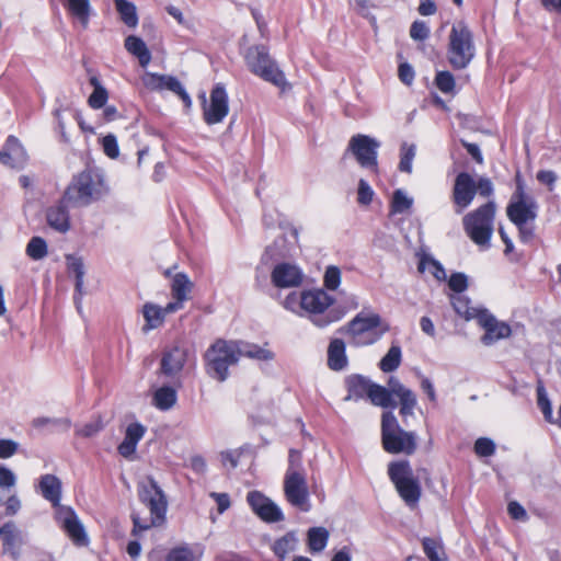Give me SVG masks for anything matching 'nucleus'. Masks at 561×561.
I'll return each instance as SVG.
<instances>
[{
  "label": "nucleus",
  "instance_id": "1",
  "mask_svg": "<svg viewBox=\"0 0 561 561\" xmlns=\"http://www.w3.org/2000/svg\"><path fill=\"white\" fill-rule=\"evenodd\" d=\"M139 501L149 508L150 522H142L139 515L133 513L131 535L137 536L139 531L148 530L151 527L161 526L165 522L168 511V499L163 490L152 477H147L137 485Z\"/></svg>",
  "mask_w": 561,
  "mask_h": 561
},
{
  "label": "nucleus",
  "instance_id": "2",
  "mask_svg": "<svg viewBox=\"0 0 561 561\" xmlns=\"http://www.w3.org/2000/svg\"><path fill=\"white\" fill-rule=\"evenodd\" d=\"M107 193L104 175L98 170H84L76 175L65 191V201L73 207H84Z\"/></svg>",
  "mask_w": 561,
  "mask_h": 561
},
{
  "label": "nucleus",
  "instance_id": "3",
  "mask_svg": "<svg viewBox=\"0 0 561 561\" xmlns=\"http://www.w3.org/2000/svg\"><path fill=\"white\" fill-rule=\"evenodd\" d=\"M389 330V324L382 322L378 313L359 312L345 327L340 328L339 332L350 336L351 345L362 347L375 344Z\"/></svg>",
  "mask_w": 561,
  "mask_h": 561
},
{
  "label": "nucleus",
  "instance_id": "4",
  "mask_svg": "<svg viewBox=\"0 0 561 561\" xmlns=\"http://www.w3.org/2000/svg\"><path fill=\"white\" fill-rule=\"evenodd\" d=\"M381 444L388 454L413 455L417 448L416 433L403 430L392 411L381 414Z\"/></svg>",
  "mask_w": 561,
  "mask_h": 561
},
{
  "label": "nucleus",
  "instance_id": "5",
  "mask_svg": "<svg viewBox=\"0 0 561 561\" xmlns=\"http://www.w3.org/2000/svg\"><path fill=\"white\" fill-rule=\"evenodd\" d=\"M234 340L217 339L204 355L206 373L219 382L229 377V367L238 364V353Z\"/></svg>",
  "mask_w": 561,
  "mask_h": 561
},
{
  "label": "nucleus",
  "instance_id": "6",
  "mask_svg": "<svg viewBox=\"0 0 561 561\" xmlns=\"http://www.w3.org/2000/svg\"><path fill=\"white\" fill-rule=\"evenodd\" d=\"M245 64L249 70L262 80L274 84L282 91L289 88L284 71L277 62L271 57L268 49L264 45H254L248 48Z\"/></svg>",
  "mask_w": 561,
  "mask_h": 561
},
{
  "label": "nucleus",
  "instance_id": "7",
  "mask_svg": "<svg viewBox=\"0 0 561 561\" xmlns=\"http://www.w3.org/2000/svg\"><path fill=\"white\" fill-rule=\"evenodd\" d=\"M388 476L405 505L410 508L416 507L422 488L419 479L414 477L409 460L391 461L388 465Z\"/></svg>",
  "mask_w": 561,
  "mask_h": 561
},
{
  "label": "nucleus",
  "instance_id": "8",
  "mask_svg": "<svg viewBox=\"0 0 561 561\" xmlns=\"http://www.w3.org/2000/svg\"><path fill=\"white\" fill-rule=\"evenodd\" d=\"M474 56L476 47L470 28L463 22L453 25L447 48L449 65L456 70L465 69Z\"/></svg>",
  "mask_w": 561,
  "mask_h": 561
},
{
  "label": "nucleus",
  "instance_id": "9",
  "mask_svg": "<svg viewBox=\"0 0 561 561\" xmlns=\"http://www.w3.org/2000/svg\"><path fill=\"white\" fill-rule=\"evenodd\" d=\"M334 302V298L323 289L304 291L300 297L301 308L310 313L312 323L318 328H325L331 323L337 322L344 316L337 310H328Z\"/></svg>",
  "mask_w": 561,
  "mask_h": 561
},
{
  "label": "nucleus",
  "instance_id": "10",
  "mask_svg": "<svg viewBox=\"0 0 561 561\" xmlns=\"http://www.w3.org/2000/svg\"><path fill=\"white\" fill-rule=\"evenodd\" d=\"M494 216L495 203L488 202L463 217V229L476 244L481 247L490 245Z\"/></svg>",
  "mask_w": 561,
  "mask_h": 561
},
{
  "label": "nucleus",
  "instance_id": "11",
  "mask_svg": "<svg viewBox=\"0 0 561 561\" xmlns=\"http://www.w3.org/2000/svg\"><path fill=\"white\" fill-rule=\"evenodd\" d=\"M380 142L368 135H354L347 146V151L356 159L357 163L375 173L378 172V149Z\"/></svg>",
  "mask_w": 561,
  "mask_h": 561
},
{
  "label": "nucleus",
  "instance_id": "12",
  "mask_svg": "<svg viewBox=\"0 0 561 561\" xmlns=\"http://www.w3.org/2000/svg\"><path fill=\"white\" fill-rule=\"evenodd\" d=\"M284 495L295 508L307 513L311 510L310 493L306 473L291 472L284 476Z\"/></svg>",
  "mask_w": 561,
  "mask_h": 561
},
{
  "label": "nucleus",
  "instance_id": "13",
  "mask_svg": "<svg viewBox=\"0 0 561 561\" xmlns=\"http://www.w3.org/2000/svg\"><path fill=\"white\" fill-rule=\"evenodd\" d=\"M55 518L60 528L67 534V536L76 546H88V535L72 507H58V511L55 512Z\"/></svg>",
  "mask_w": 561,
  "mask_h": 561
},
{
  "label": "nucleus",
  "instance_id": "14",
  "mask_svg": "<svg viewBox=\"0 0 561 561\" xmlns=\"http://www.w3.org/2000/svg\"><path fill=\"white\" fill-rule=\"evenodd\" d=\"M204 100L203 117L207 125H215L221 123L229 113V99L226 88L222 83H217L210 92L209 104L206 105V98Z\"/></svg>",
  "mask_w": 561,
  "mask_h": 561
},
{
  "label": "nucleus",
  "instance_id": "15",
  "mask_svg": "<svg viewBox=\"0 0 561 561\" xmlns=\"http://www.w3.org/2000/svg\"><path fill=\"white\" fill-rule=\"evenodd\" d=\"M477 194V185L473 178L467 172H460L454 183L451 199L455 213L461 214L470 206Z\"/></svg>",
  "mask_w": 561,
  "mask_h": 561
},
{
  "label": "nucleus",
  "instance_id": "16",
  "mask_svg": "<svg viewBox=\"0 0 561 561\" xmlns=\"http://www.w3.org/2000/svg\"><path fill=\"white\" fill-rule=\"evenodd\" d=\"M477 320L485 331L481 337L484 345H492L499 340L508 337L512 333L511 327L506 322L497 321L489 310L480 311L477 314Z\"/></svg>",
  "mask_w": 561,
  "mask_h": 561
},
{
  "label": "nucleus",
  "instance_id": "17",
  "mask_svg": "<svg viewBox=\"0 0 561 561\" xmlns=\"http://www.w3.org/2000/svg\"><path fill=\"white\" fill-rule=\"evenodd\" d=\"M0 536L2 537V553L9 554L12 560L18 561L25 543L22 530L16 527L14 522L10 520L0 526Z\"/></svg>",
  "mask_w": 561,
  "mask_h": 561
},
{
  "label": "nucleus",
  "instance_id": "18",
  "mask_svg": "<svg viewBox=\"0 0 561 561\" xmlns=\"http://www.w3.org/2000/svg\"><path fill=\"white\" fill-rule=\"evenodd\" d=\"M187 355L188 351L184 346L174 345L165 350L160 364L161 373L169 378L176 377L184 368Z\"/></svg>",
  "mask_w": 561,
  "mask_h": 561
},
{
  "label": "nucleus",
  "instance_id": "19",
  "mask_svg": "<svg viewBox=\"0 0 561 561\" xmlns=\"http://www.w3.org/2000/svg\"><path fill=\"white\" fill-rule=\"evenodd\" d=\"M301 270L290 263H278L274 266L271 278L277 288L298 287L302 283Z\"/></svg>",
  "mask_w": 561,
  "mask_h": 561
},
{
  "label": "nucleus",
  "instance_id": "20",
  "mask_svg": "<svg viewBox=\"0 0 561 561\" xmlns=\"http://www.w3.org/2000/svg\"><path fill=\"white\" fill-rule=\"evenodd\" d=\"M70 201H65V194L55 205L46 210L47 225L57 232L65 233L70 229V216L68 206Z\"/></svg>",
  "mask_w": 561,
  "mask_h": 561
},
{
  "label": "nucleus",
  "instance_id": "21",
  "mask_svg": "<svg viewBox=\"0 0 561 561\" xmlns=\"http://www.w3.org/2000/svg\"><path fill=\"white\" fill-rule=\"evenodd\" d=\"M27 160V154L19 139L9 136L2 150L0 151V162L3 165L21 169Z\"/></svg>",
  "mask_w": 561,
  "mask_h": 561
},
{
  "label": "nucleus",
  "instance_id": "22",
  "mask_svg": "<svg viewBox=\"0 0 561 561\" xmlns=\"http://www.w3.org/2000/svg\"><path fill=\"white\" fill-rule=\"evenodd\" d=\"M37 489L42 496L51 503L56 512L58 507H66L60 504L62 484L57 476L50 473L41 476Z\"/></svg>",
  "mask_w": 561,
  "mask_h": 561
},
{
  "label": "nucleus",
  "instance_id": "23",
  "mask_svg": "<svg viewBox=\"0 0 561 561\" xmlns=\"http://www.w3.org/2000/svg\"><path fill=\"white\" fill-rule=\"evenodd\" d=\"M506 215L515 226H523V224H528L536 219L537 204L535 201L510 202L506 207Z\"/></svg>",
  "mask_w": 561,
  "mask_h": 561
},
{
  "label": "nucleus",
  "instance_id": "24",
  "mask_svg": "<svg viewBox=\"0 0 561 561\" xmlns=\"http://www.w3.org/2000/svg\"><path fill=\"white\" fill-rule=\"evenodd\" d=\"M147 432L146 426L139 422H133L127 425L123 442L118 445V454L129 459L137 449L138 443L142 439Z\"/></svg>",
  "mask_w": 561,
  "mask_h": 561
},
{
  "label": "nucleus",
  "instance_id": "25",
  "mask_svg": "<svg viewBox=\"0 0 561 561\" xmlns=\"http://www.w3.org/2000/svg\"><path fill=\"white\" fill-rule=\"evenodd\" d=\"M373 383L374 381L363 375H350L345 379L347 396L344 398V401L357 402L363 399H368Z\"/></svg>",
  "mask_w": 561,
  "mask_h": 561
},
{
  "label": "nucleus",
  "instance_id": "26",
  "mask_svg": "<svg viewBox=\"0 0 561 561\" xmlns=\"http://www.w3.org/2000/svg\"><path fill=\"white\" fill-rule=\"evenodd\" d=\"M347 366L345 342L342 339H332L328 346V367L333 371H342Z\"/></svg>",
  "mask_w": 561,
  "mask_h": 561
},
{
  "label": "nucleus",
  "instance_id": "27",
  "mask_svg": "<svg viewBox=\"0 0 561 561\" xmlns=\"http://www.w3.org/2000/svg\"><path fill=\"white\" fill-rule=\"evenodd\" d=\"M234 343L238 348L237 353L239 359L241 357H247L259 362H271L275 357V354L272 351L255 343L243 340H234Z\"/></svg>",
  "mask_w": 561,
  "mask_h": 561
},
{
  "label": "nucleus",
  "instance_id": "28",
  "mask_svg": "<svg viewBox=\"0 0 561 561\" xmlns=\"http://www.w3.org/2000/svg\"><path fill=\"white\" fill-rule=\"evenodd\" d=\"M368 400L373 405L382 409H390L389 411L392 412L393 409L397 407V402L392 397V392L387 387L378 385L376 382H374L371 386Z\"/></svg>",
  "mask_w": 561,
  "mask_h": 561
},
{
  "label": "nucleus",
  "instance_id": "29",
  "mask_svg": "<svg viewBox=\"0 0 561 561\" xmlns=\"http://www.w3.org/2000/svg\"><path fill=\"white\" fill-rule=\"evenodd\" d=\"M126 50L138 58L141 67H147L151 60V53L146 43L138 36L129 35L125 38Z\"/></svg>",
  "mask_w": 561,
  "mask_h": 561
},
{
  "label": "nucleus",
  "instance_id": "30",
  "mask_svg": "<svg viewBox=\"0 0 561 561\" xmlns=\"http://www.w3.org/2000/svg\"><path fill=\"white\" fill-rule=\"evenodd\" d=\"M171 295L173 299L186 301L193 289V283L184 272H179L173 275L171 279Z\"/></svg>",
  "mask_w": 561,
  "mask_h": 561
},
{
  "label": "nucleus",
  "instance_id": "31",
  "mask_svg": "<svg viewBox=\"0 0 561 561\" xmlns=\"http://www.w3.org/2000/svg\"><path fill=\"white\" fill-rule=\"evenodd\" d=\"M142 316L146 321L142 327L144 332H149L151 330L158 329L164 322V317L162 314V307L153 302H146L142 306Z\"/></svg>",
  "mask_w": 561,
  "mask_h": 561
},
{
  "label": "nucleus",
  "instance_id": "32",
  "mask_svg": "<svg viewBox=\"0 0 561 561\" xmlns=\"http://www.w3.org/2000/svg\"><path fill=\"white\" fill-rule=\"evenodd\" d=\"M65 7L80 22L83 28L88 27L92 11L90 0H67Z\"/></svg>",
  "mask_w": 561,
  "mask_h": 561
},
{
  "label": "nucleus",
  "instance_id": "33",
  "mask_svg": "<svg viewBox=\"0 0 561 561\" xmlns=\"http://www.w3.org/2000/svg\"><path fill=\"white\" fill-rule=\"evenodd\" d=\"M330 534L324 527H311L307 533L308 548L311 553L323 551L328 545Z\"/></svg>",
  "mask_w": 561,
  "mask_h": 561
},
{
  "label": "nucleus",
  "instance_id": "34",
  "mask_svg": "<svg viewBox=\"0 0 561 561\" xmlns=\"http://www.w3.org/2000/svg\"><path fill=\"white\" fill-rule=\"evenodd\" d=\"M176 391L174 388L169 386H163L157 389L153 393V405L161 410L168 411L176 403Z\"/></svg>",
  "mask_w": 561,
  "mask_h": 561
},
{
  "label": "nucleus",
  "instance_id": "35",
  "mask_svg": "<svg viewBox=\"0 0 561 561\" xmlns=\"http://www.w3.org/2000/svg\"><path fill=\"white\" fill-rule=\"evenodd\" d=\"M422 547L430 561H448L439 538L424 537L422 539Z\"/></svg>",
  "mask_w": 561,
  "mask_h": 561
},
{
  "label": "nucleus",
  "instance_id": "36",
  "mask_svg": "<svg viewBox=\"0 0 561 561\" xmlns=\"http://www.w3.org/2000/svg\"><path fill=\"white\" fill-rule=\"evenodd\" d=\"M115 8L121 16V20L128 27H136L138 25V15L136 5L127 0H113Z\"/></svg>",
  "mask_w": 561,
  "mask_h": 561
},
{
  "label": "nucleus",
  "instance_id": "37",
  "mask_svg": "<svg viewBox=\"0 0 561 561\" xmlns=\"http://www.w3.org/2000/svg\"><path fill=\"white\" fill-rule=\"evenodd\" d=\"M401 360V347L397 344H392L387 354L380 359L379 368L383 373H392L400 366Z\"/></svg>",
  "mask_w": 561,
  "mask_h": 561
},
{
  "label": "nucleus",
  "instance_id": "38",
  "mask_svg": "<svg viewBox=\"0 0 561 561\" xmlns=\"http://www.w3.org/2000/svg\"><path fill=\"white\" fill-rule=\"evenodd\" d=\"M35 428L50 427L51 432H67L71 426V421L67 417H46L39 416L32 421Z\"/></svg>",
  "mask_w": 561,
  "mask_h": 561
},
{
  "label": "nucleus",
  "instance_id": "39",
  "mask_svg": "<svg viewBox=\"0 0 561 561\" xmlns=\"http://www.w3.org/2000/svg\"><path fill=\"white\" fill-rule=\"evenodd\" d=\"M25 253L33 261L43 260L48 254L46 240L38 236L32 237L26 244Z\"/></svg>",
  "mask_w": 561,
  "mask_h": 561
},
{
  "label": "nucleus",
  "instance_id": "40",
  "mask_svg": "<svg viewBox=\"0 0 561 561\" xmlns=\"http://www.w3.org/2000/svg\"><path fill=\"white\" fill-rule=\"evenodd\" d=\"M162 90H169L183 101L184 105L186 107H191L192 100L190 94L184 89L183 84L180 82V80L176 77L164 75V80L161 82Z\"/></svg>",
  "mask_w": 561,
  "mask_h": 561
},
{
  "label": "nucleus",
  "instance_id": "41",
  "mask_svg": "<svg viewBox=\"0 0 561 561\" xmlns=\"http://www.w3.org/2000/svg\"><path fill=\"white\" fill-rule=\"evenodd\" d=\"M399 402L400 409L399 414L402 416L403 421L409 416L414 415V409L417 405L416 394L412 390H399Z\"/></svg>",
  "mask_w": 561,
  "mask_h": 561
},
{
  "label": "nucleus",
  "instance_id": "42",
  "mask_svg": "<svg viewBox=\"0 0 561 561\" xmlns=\"http://www.w3.org/2000/svg\"><path fill=\"white\" fill-rule=\"evenodd\" d=\"M68 271L75 274L76 291L82 294L83 278H84V264L83 260L79 256L68 254L66 255Z\"/></svg>",
  "mask_w": 561,
  "mask_h": 561
},
{
  "label": "nucleus",
  "instance_id": "43",
  "mask_svg": "<svg viewBox=\"0 0 561 561\" xmlns=\"http://www.w3.org/2000/svg\"><path fill=\"white\" fill-rule=\"evenodd\" d=\"M450 300L456 313L467 320L477 319V314L485 310L470 307L469 299L461 295L453 296Z\"/></svg>",
  "mask_w": 561,
  "mask_h": 561
},
{
  "label": "nucleus",
  "instance_id": "44",
  "mask_svg": "<svg viewBox=\"0 0 561 561\" xmlns=\"http://www.w3.org/2000/svg\"><path fill=\"white\" fill-rule=\"evenodd\" d=\"M297 537L295 533L289 531L274 542L273 551L279 559H285L287 554L295 550Z\"/></svg>",
  "mask_w": 561,
  "mask_h": 561
},
{
  "label": "nucleus",
  "instance_id": "45",
  "mask_svg": "<svg viewBox=\"0 0 561 561\" xmlns=\"http://www.w3.org/2000/svg\"><path fill=\"white\" fill-rule=\"evenodd\" d=\"M90 83L93 85L94 90L91 93V95L89 96L88 103L94 110L102 108L106 104L107 99H108L107 91L100 83V81L96 77H92L90 79Z\"/></svg>",
  "mask_w": 561,
  "mask_h": 561
},
{
  "label": "nucleus",
  "instance_id": "46",
  "mask_svg": "<svg viewBox=\"0 0 561 561\" xmlns=\"http://www.w3.org/2000/svg\"><path fill=\"white\" fill-rule=\"evenodd\" d=\"M412 205L413 198L408 196L403 190L398 188L393 192L390 204L391 214H404Z\"/></svg>",
  "mask_w": 561,
  "mask_h": 561
},
{
  "label": "nucleus",
  "instance_id": "47",
  "mask_svg": "<svg viewBox=\"0 0 561 561\" xmlns=\"http://www.w3.org/2000/svg\"><path fill=\"white\" fill-rule=\"evenodd\" d=\"M536 392H537V405L540 409V411L542 412L545 420L549 423H554L551 401L548 398V394H547V391H546V388H545L542 381H538Z\"/></svg>",
  "mask_w": 561,
  "mask_h": 561
},
{
  "label": "nucleus",
  "instance_id": "48",
  "mask_svg": "<svg viewBox=\"0 0 561 561\" xmlns=\"http://www.w3.org/2000/svg\"><path fill=\"white\" fill-rule=\"evenodd\" d=\"M265 523H278L284 520V514L279 506L271 499L256 514Z\"/></svg>",
  "mask_w": 561,
  "mask_h": 561
},
{
  "label": "nucleus",
  "instance_id": "49",
  "mask_svg": "<svg viewBox=\"0 0 561 561\" xmlns=\"http://www.w3.org/2000/svg\"><path fill=\"white\" fill-rule=\"evenodd\" d=\"M415 146L403 144L401 147V157L399 162V170L401 172L411 173L412 172V162L415 157Z\"/></svg>",
  "mask_w": 561,
  "mask_h": 561
},
{
  "label": "nucleus",
  "instance_id": "50",
  "mask_svg": "<svg viewBox=\"0 0 561 561\" xmlns=\"http://www.w3.org/2000/svg\"><path fill=\"white\" fill-rule=\"evenodd\" d=\"M435 84L443 93H451L455 90V78L450 71H438L435 77Z\"/></svg>",
  "mask_w": 561,
  "mask_h": 561
},
{
  "label": "nucleus",
  "instance_id": "51",
  "mask_svg": "<svg viewBox=\"0 0 561 561\" xmlns=\"http://www.w3.org/2000/svg\"><path fill=\"white\" fill-rule=\"evenodd\" d=\"M474 453L480 457H490L495 454V443L488 437H480L474 443Z\"/></svg>",
  "mask_w": 561,
  "mask_h": 561
},
{
  "label": "nucleus",
  "instance_id": "52",
  "mask_svg": "<svg viewBox=\"0 0 561 561\" xmlns=\"http://www.w3.org/2000/svg\"><path fill=\"white\" fill-rule=\"evenodd\" d=\"M291 472L306 473L302 466V455L301 451L297 449H289L288 453V466L285 474H290Z\"/></svg>",
  "mask_w": 561,
  "mask_h": 561
},
{
  "label": "nucleus",
  "instance_id": "53",
  "mask_svg": "<svg viewBox=\"0 0 561 561\" xmlns=\"http://www.w3.org/2000/svg\"><path fill=\"white\" fill-rule=\"evenodd\" d=\"M104 427V424L101 420H96L90 423L84 424L81 427L76 428V434L81 437L90 438L100 433Z\"/></svg>",
  "mask_w": 561,
  "mask_h": 561
},
{
  "label": "nucleus",
  "instance_id": "54",
  "mask_svg": "<svg viewBox=\"0 0 561 561\" xmlns=\"http://www.w3.org/2000/svg\"><path fill=\"white\" fill-rule=\"evenodd\" d=\"M341 283V271L336 266H329L324 274V286L329 290H335Z\"/></svg>",
  "mask_w": 561,
  "mask_h": 561
},
{
  "label": "nucleus",
  "instance_id": "55",
  "mask_svg": "<svg viewBox=\"0 0 561 561\" xmlns=\"http://www.w3.org/2000/svg\"><path fill=\"white\" fill-rule=\"evenodd\" d=\"M165 561H195V560H194V553L191 548L178 547V548L172 549L168 553Z\"/></svg>",
  "mask_w": 561,
  "mask_h": 561
},
{
  "label": "nucleus",
  "instance_id": "56",
  "mask_svg": "<svg viewBox=\"0 0 561 561\" xmlns=\"http://www.w3.org/2000/svg\"><path fill=\"white\" fill-rule=\"evenodd\" d=\"M448 286L453 291L461 294L468 287L467 275L460 272L453 273L449 277Z\"/></svg>",
  "mask_w": 561,
  "mask_h": 561
},
{
  "label": "nucleus",
  "instance_id": "57",
  "mask_svg": "<svg viewBox=\"0 0 561 561\" xmlns=\"http://www.w3.org/2000/svg\"><path fill=\"white\" fill-rule=\"evenodd\" d=\"M410 36L414 41H425L430 36V27L424 21H414L410 27Z\"/></svg>",
  "mask_w": 561,
  "mask_h": 561
},
{
  "label": "nucleus",
  "instance_id": "58",
  "mask_svg": "<svg viewBox=\"0 0 561 561\" xmlns=\"http://www.w3.org/2000/svg\"><path fill=\"white\" fill-rule=\"evenodd\" d=\"M102 146H103L104 153L108 158L115 159L118 157V154H119L118 142H117V138L113 134H108L103 137Z\"/></svg>",
  "mask_w": 561,
  "mask_h": 561
},
{
  "label": "nucleus",
  "instance_id": "59",
  "mask_svg": "<svg viewBox=\"0 0 561 561\" xmlns=\"http://www.w3.org/2000/svg\"><path fill=\"white\" fill-rule=\"evenodd\" d=\"M374 191L364 179L358 182L357 202L362 205H369L373 202Z\"/></svg>",
  "mask_w": 561,
  "mask_h": 561
},
{
  "label": "nucleus",
  "instance_id": "60",
  "mask_svg": "<svg viewBox=\"0 0 561 561\" xmlns=\"http://www.w3.org/2000/svg\"><path fill=\"white\" fill-rule=\"evenodd\" d=\"M270 499L260 491H250L247 495V502L252 511L257 514Z\"/></svg>",
  "mask_w": 561,
  "mask_h": 561
},
{
  "label": "nucleus",
  "instance_id": "61",
  "mask_svg": "<svg viewBox=\"0 0 561 561\" xmlns=\"http://www.w3.org/2000/svg\"><path fill=\"white\" fill-rule=\"evenodd\" d=\"M144 85L150 91H162L161 82L164 80V75L156 72H146L142 76Z\"/></svg>",
  "mask_w": 561,
  "mask_h": 561
},
{
  "label": "nucleus",
  "instance_id": "62",
  "mask_svg": "<svg viewBox=\"0 0 561 561\" xmlns=\"http://www.w3.org/2000/svg\"><path fill=\"white\" fill-rule=\"evenodd\" d=\"M19 450V443L9 439V438H0V459H8L14 456Z\"/></svg>",
  "mask_w": 561,
  "mask_h": 561
},
{
  "label": "nucleus",
  "instance_id": "63",
  "mask_svg": "<svg viewBox=\"0 0 561 561\" xmlns=\"http://www.w3.org/2000/svg\"><path fill=\"white\" fill-rule=\"evenodd\" d=\"M16 484V476L4 465H0V488L11 489Z\"/></svg>",
  "mask_w": 561,
  "mask_h": 561
},
{
  "label": "nucleus",
  "instance_id": "64",
  "mask_svg": "<svg viewBox=\"0 0 561 561\" xmlns=\"http://www.w3.org/2000/svg\"><path fill=\"white\" fill-rule=\"evenodd\" d=\"M398 76L402 83L411 85L414 81L415 72L409 62H401L398 68Z\"/></svg>",
  "mask_w": 561,
  "mask_h": 561
}]
</instances>
